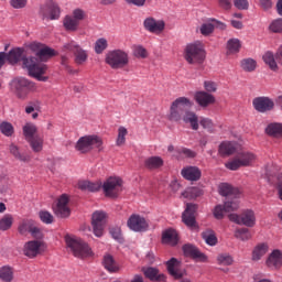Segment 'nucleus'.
I'll list each match as a JSON object with an SVG mask.
<instances>
[{"label": "nucleus", "instance_id": "nucleus-5", "mask_svg": "<svg viewBox=\"0 0 282 282\" xmlns=\"http://www.w3.org/2000/svg\"><path fill=\"white\" fill-rule=\"evenodd\" d=\"M11 89L18 98L24 100L30 91H36V84L24 77H18L11 82Z\"/></svg>", "mask_w": 282, "mask_h": 282}, {"label": "nucleus", "instance_id": "nucleus-43", "mask_svg": "<svg viewBox=\"0 0 282 282\" xmlns=\"http://www.w3.org/2000/svg\"><path fill=\"white\" fill-rule=\"evenodd\" d=\"M36 126L34 123H26L24 127H23V134H24V138L25 140H32L33 138H36Z\"/></svg>", "mask_w": 282, "mask_h": 282}, {"label": "nucleus", "instance_id": "nucleus-1", "mask_svg": "<svg viewBox=\"0 0 282 282\" xmlns=\"http://www.w3.org/2000/svg\"><path fill=\"white\" fill-rule=\"evenodd\" d=\"M22 61L23 67L28 68L29 75L32 76V78H36V80H40L41 83H47L50 78L45 76L47 73V65L41 63L39 57H24Z\"/></svg>", "mask_w": 282, "mask_h": 282}, {"label": "nucleus", "instance_id": "nucleus-4", "mask_svg": "<svg viewBox=\"0 0 282 282\" xmlns=\"http://www.w3.org/2000/svg\"><path fill=\"white\" fill-rule=\"evenodd\" d=\"M191 107H193V101H191V99L186 97L176 98L170 107L169 120L172 122H180Z\"/></svg>", "mask_w": 282, "mask_h": 282}, {"label": "nucleus", "instance_id": "nucleus-50", "mask_svg": "<svg viewBox=\"0 0 282 282\" xmlns=\"http://www.w3.org/2000/svg\"><path fill=\"white\" fill-rule=\"evenodd\" d=\"M37 56L41 61H45V58H52V56H56V51L44 45L37 53Z\"/></svg>", "mask_w": 282, "mask_h": 282}, {"label": "nucleus", "instance_id": "nucleus-10", "mask_svg": "<svg viewBox=\"0 0 282 282\" xmlns=\"http://www.w3.org/2000/svg\"><path fill=\"white\" fill-rule=\"evenodd\" d=\"M63 50L64 52H73L76 65H85V63H87V58H89L87 51L74 41L64 44Z\"/></svg>", "mask_w": 282, "mask_h": 282}, {"label": "nucleus", "instance_id": "nucleus-38", "mask_svg": "<svg viewBox=\"0 0 282 282\" xmlns=\"http://www.w3.org/2000/svg\"><path fill=\"white\" fill-rule=\"evenodd\" d=\"M63 25L67 32H76L80 23L77 22L72 15H66L63 20Z\"/></svg>", "mask_w": 282, "mask_h": 282}, {"label": "nucleus", "instance_id": "nucleus-2", "mask_svg": "<svg viewBox=\"0 0 282 282\" xmlns=\"http://www.w3.org/2000/svg\"><path fill=\"white\" fill-rule=\"evenodd\" d=\"M184 58L189 65H202L206 61V50L199 41L189 43L185 47Z\"/></svg>", "mask_w": 282, "mask_h": 282}, {"label": "nucleus", "instance_id": "nucleus-13", "mask_svg": "<svg viewBox=\"0 0 282 282\" xmlns=\"http://www.w3.org/2000/svg\"><path fill=\"white\" fill-rule=\"evenodd\" d=\"M143 28L151 34H162L166 30V22L164 20H158L153 17H148L143 20Z\"/></svg>", "mask_w": 282, "mask_h": 282}, {"label": "nucleus", "instance_id": "nucleus-34", "mask_svg": "<svg viewBox=\"0 0 282 282\" xmlns=\"http://www.w3.org/2000/svg\"><path fill=\"white\" fill-rule=\"evenodd\" d=\"M163 165L164 160L160 156H151L144 161L145 169H149L150 171H155V169H160Z\"/></svg>", "mask_w": 282, "mask_h": 282}, {"label": "nucleus", "instance_id": "nucleus-23", "mask_svg": "<svg viewBox=\"0 0 282 282\" xmlns=\"http://www.w3.org/2000/svg\"><path fill=\"white\" fill-rule=\"evenodd\" d=\"M181 175L188 182H197L202 177V171L197 166H187L181 171Z\"/></svg>", "mask_w": 282, "mask_h": 282}, {"label": "nucleus", "instance_id": "nucleus-6", "mask_svg": "<svg viewBox=\"0 0 282 282\" xmlns=\"http://www.w3.org/2000/svg\"><path fill=\"white\" fill-rule=\"evenodd\" d=\"M106 63L111 69H122L129 65V53L123 50H113L107 53Z\"/></svg>", "mask_w": 282, "mask_h": 282}, {"label": "nucleus", "instance_id": "nucleus-22", "mask_svg": "<svg viewBox=\"0 0 282 282\" xmlns=\"http://www.w3.org/2000/svg\"><path fill=\"white\" fill-rule=\"evenodd\" d=\"M195 101L199 107H208L210 105H215V96L206 93V91H197L194 96Z\"/></svg>", "mask_w": 282, "mask_h": 282}, {"label": "nucleus", "instance_id": "nucleus-15", "mask_svg": "<svg viewBox=\"0 0 282 282\" xmlns=\"http://www.w3.org/2000/svg\"><path fill=\"white\" fill-rule=\"evenodd\" d=\"M93 228L96 237H102L105 230V224H107V214L105 212L97 210L93 214Z\"/></svg>", "mask_w": 282, "mask_h": 282}, {"label": "nucleus", "instance_id": "nucleus-14", "mask_svg": "<svg viewBox=\"0 0 282 282\" xmlns=\"http://www.w3.org/2000/svg\"><path fill=\"white\" fill-rule=\"evenodd\" d=\"M128 228L133 232H147L149 230V223L140 215H131L127 221Z\"/></svg>", "mask_w": 282, "mask_h": 282}, {"label": "nucleus", "instance_id": "nucleus-12", "mask_svg": "<svg viewBox=\"0 0 282 282\" xmlns=\"http://www.w3.org/2000/svg\"><path fill=\"white\" fill-rule=\"evenodd\" d=\"M40 12L43 19H50L51 21L61 19V7L54 0H50L46 4L42 6Z\"/></svg>", "mask_w": 282, "mask_h": 282}, {"label": "nucleus", "instance_id": "nucleus-54", "mask_svg": "<svg viewBox=\"0 0 282 282\" xmlns=\"http://www.w3.org/2000/svg\"><path fill=\"white\" fill-rule=\"evenodd\" d=\"M107 47H109V43L107 42V39H105V37H100L95 42V52L97 54H102V52H105V50H107Z\"/></svg>", "mask_w": 282, "mask_h": 282}, {"label": "nucleus", "instance_id": "nucleus-48", "mask_svg": "<svg viewBox=\"0 0 282 282\" xmlns=\"http://www.w3.org/2000/svg\"><path fill=\"white\" fill-rule=\"evenodd\" d=\"M129 133V131L127 130V128L124 127H119L118 129V137L116 140V144L117 147H124L126 142H127V134Z\"/></svg>", "mask_w": 282, "mask_h": 282}, {"label": "nucleus", "instance_id": "nucleus-64", "mask_svg": "<svg viewBox=\"0 0 282 282\" xmlns=\"http://www.w3.org/2000/svg\"><path fill=\"white\" fill-rule=\"evenodd\" d=\"M204 87L208 94L217 91V84L215 82L206 80L204 82Z\"/></svg>", "mask_w": 282, "mask_h": 282}, {"label": "nucleus", "instance_id": "nucleus-52", "mask_svg": "<svg viewBox=\"0 0 282 282\" xmlns=\"http://www.w3.org/2000/svg\"><path fill=\"white\" fill-rule=\"evenodd\" d=\"M240 65L245 72H254V69H257V62L252 58L242 59Z\"/></svg>", "mask_w": 282, "mask_h": 282}, {"label": "nucleus", "instance_id": "nucleus-62", "mask_svg": "<svg viewBox=\"0 0 282 282\" xmlns=\"http://www.w3.org/2000/svg\"><path fill=\"white\" fill-rule=\"evenodd\" d=\"M224 213H226L225 205H216L213 212L215 219H223Z\"/></svg>", "mask_w": 282, "mask_h": 282}, {"label": "nucleus", "instance_id": "nucleus-3", "mask_svg": "<svg viewBox=\"0 0 282 282\" xmlns=\"http://www.w3.org/2000/svg\"><path fill=\"white\" fill-rule=\"evenodd\" d=\"M65 242L67 248H69L70 252H73L74 257H77V259H87V257H91L93 254L89 245L80 238L66 236Z\"/></svg>", "mask_w": 282, "mask_h": 282}, {"label": "nucleus", "instance_id": "nucleus-31", "mask_svg": "<svg viewBox=\"0 0 282 282\" xmlns=\"http://www.w3.org/2000/svg\"><path fill=\"white\" fill-rule=\"evenodd\" d=\"M78 188H80V191H89L90 193H96L99 188H102V183L80 181L78 183Z\"/></svg>", "mask_w": 282, "mask_h": 282}, {"label": "nucleus", "instance_id": "nucleus-25", "mask_svg": "<svg viewBox=\"0 0 282 282\" xmlns=\"http://www.w3.org/2000/svg\"><path fill=\"white\" fill-rule=\"evenodd\" d=\"M237 149H239V144H237V142L225 141L220 143L218 153L223 158H226L228 155H232L234 153H236Z\"/></svg>", "mask_w": 282, "mask_h": 282}, {"label": "nucleus", "instance_id": "nucleus-60", "mask_svg": "<svg viewBox=\"0 0 282 282\" xmlns=\"http://www.w3.org/2000/svg\"><path fill=\"white\" fill-rule=\"evenodd\" d=\"M214 31L215 25H213L212 23H204L200 26V34H203V36H208V34H213Z\"/></svg>", "mask_w": 282, "mask_h": 282}, {"label": "nucleus", "instance_id": "nucleus-61", "mask_svg": "<svg viewBox=\"0 0 282 282\" xmlns=\"http://www.w3.org/2000/svg\"><path fill=\"white\" fill-rule=\"evenodd\" d=\"M276 173H279V169L274 165H268L265 167V175L269 180V182H272V177H276Z\"/></svg>", "mask_w": 282, "mask_h": 282}, {"label": "nucleus", "instance_id": "nucleus-26", "mask_svg": "<svg viewBox=\"0 0 282 282\" xmlns=\"http://www.w3.org/2000/svg\"><path fill=\"white\" fill-rule=\"evenodd\" d=\"M144 276L150 279V281L164 282L166 281V275L160 274V271L153 267L142 269Z\"/></svg>", "mask_w": 282, "mask_h": 282}, {"label": "nucleus", "instance_id": "nucleus-37", "mask_svg": "<svg viewBox=\"0 0 282 282\" xmlns=\"http://www.w3.org/2000/svg\"><path fill=\"white\" fill-rule=\"evenodd\" d=\"M202 238L204 239L207 246H217V236L215 235V230L206 229L202 232Z\"/></svg>", "mask_w": 282, "mask_h": 282}, {"label": "nucleus", "instance_id": "nucleus-11", "mask_svg": "<svg viewBox=\"0 0 282 282\" xmlns=\"http://www.w3.org/2000/svg\"><path fill=\"white\" fill-rule=\"evenodd\" d=\"M106 197H118L122 191V180L120 177H109L102 185Z\"/></svg>", "mask_w": 282, "mask_h": 282}, {"label": "nucleus", "instance_id": "nucleus-59", "mask_svg": "<svg viewBox=\"0 0 282 282\" xmlns=\"http://www.w3.org/2000/svg\"><path fill=\"white\" fill-rule=\"evenodd\" d=\"M73 18L77 23H80V21H85V19H87V12L83 9H75L73 11Z\"/></svg>", "mask_w": 282, "mask_h": 282}, {"label": "nucleus", "instance_id": "nucleus-44", "mask_svg": "<svg viewBox=\"0 0 282 282\" xmlns=\"http://www.w3.org/2000/svg\"><path fill=\"white\" fill-rule=\"evenodd\" d=\"M0 279L4 282H12L14 279V271L10 267H2L0 269Z\"/></svg>", "mask_w": 282, "mask_h": 282}, {"label": "nucleus", "instance_id": "nucleus-32", "mask_svg": "<svg viewBox=\"0 0 282 282\" xmlns=\"http://www.w3.org/2000/svg\"><path fill=\"white\" fill-rule=\"evenodd\" d=\"M23 58V48L17 47L7 53V61L10 65H17Z\"/></svg>", "mask_w": 282, "mask_h": 282}, {"label": "nucleus", "instance_id": "nucleus-41", "mask_svg": "<svg viewBox=\"0 0 282 282\" xmlns=\"http://www.w3.org/2000/svg\"><path fill=\"white\" fill-rule=\"evenodd\" d=\"M225 213H235V210H239V198L238 196H234L231 199H228L224 203Z\"/></svg>", "mask_w": 282, "mask_h": 282}, {"label": "nucleus", "instance_id": "nucleus-35", "mask_svg": "<svg viewBox=\"0 0 282 282\" xmlns=\"http://www.w3.org/2000/svg\"><path fill=\"white\" fill-rule=\"evenodd\" d=\"M104 268H106L108 272H118V270H120L118 262H116L113 256L111 254H106L104 257Z\"/></svg>", "mask_w": 282, "mask_h": 282}, {"label": "nucleus", "instance_id": "nucleus-39", "mask_svg": "<svg viewBox=\"0 0 282 282\" xmlns=\"http://www.w3.org/2000/svg\"><path fill=\"white\" fill-rule=\"evenodd\" d=\"M234 236L240 241H250L252 239V234H250V229L248 228L236 229Z\"/></svg>", "mask_w": 282, "mask_h": 282}, {"label": "nucleus", "instance_id": "nucleus-56", "mask_svg": "<svg viewBox=\"0 0 282 282\" xmlns=\"http://www.w3.org/2000/svg\"><path fill=\"white\" fill-rule=\"evenodd\" d=\"M200 126L203 127V129H206L208 131V133H215V131H217L215 129V123H213V120H210L208 118L202 119Z\"/></svg>", "mask_w": 282, "mask_h": 282}, {"label": "nucleus", "instance_id": "nucleus-28", "mask_svg": "<svg viewBox=\"0 0 282 282\" xmlns=\"http://www.w3.org/2000/svg\"><path fill=\"white\" fill-rule=\"evenodd\" d=\"M219 195L223 197H238L239 196V189L232 187V185L228 183H223L218 187Z\"/></svg>", "mask_w": 282, "mask_h": 282}, {"label": "nucleus", "instance_id": "nucleus-27", "mask_svg": "<svg viewBox=\"0 0 282 282\" xmlns=\"http://www.w3.org/2000/svg\"><path fill=\"white\" fill-rule=\"evenodd\" d=\"M183 251L186 257H192V259H200V261H206V256L193 245L183 246Z\"/></svg>", "mask_w": 282, "mask_h": 282}, {"label": "nucleus", "instance_id": "nucleus-45", "mask_svg": "<svg viewBox=\"0 0 282 282\" xmlns=\"http://www.w3.org/2000/svg\"><path fill=\"white\" fill-rule=\"evenodd\" d=\"M265 133H268V135H273V138L282 135V124L281 123H270L265 128Z\"/></svg>", "mask_w": 282, "mask_h": 282}, {"label": "nucleus", "instance_id": "nucleus-63", "mask_svg": "<svg viewBox=\"0 0 282 282\" xmlns=\"http://www.w3.org/2000/svg\"><path fill=\"white\" fill-rule=\"evenodd\" d=\"M271 32H282V18L274 20L270 25Z\"/></svg>", "mask_w": 282, "mask_h": 282}, {"label": "nucleus", "instance_id": "nucleus-58", "mask_svg": "<svg viewBox=\"0 0 282 282\" xmlns=\"http://www.w3.org/2000/svg\"><path fill=\"white\" fill-rule=\"evenodd\" d=\"M39 217L43 224H53L54 221V216L47 210H41Z\"/></svg>", "mask_w": 282, "mask_h": 282}, {"label": "nucleus", "instance_id": "nucleus-57", "mask_svg": "<svg viewBox=\"0 0 282 282\" xmlns=\"http://www.w3.org/2000/svg\"><path fill=\"white\" fill-rule=\"evenodd\" d=\"M133 56H135V58H147V56H149V53L147 52V48H144L142 45H137L133 47Z\"/></svg>", "mask_w": 282, "mask_h": 282}, {"label": "nucleus", "instance_id": "nucleus-21", "mask_svg": "<svg viewBox=\"0 0 282 282\" xmlns=\"http://www.w3.org/2000/svg\"><path fill=\"white\" fill-rule=\"evenodd\" d=\"M166 265L169 274H171V276H174L175 279H182V276L186 274V271L180 268V261H177V259L175 258L169 260L166 262Z\"/></svg>", "mask_w": 282, "mask_h": 282}, {"label": "nucleus", "instance_id": "nucleus-9", "mask_svg": "<svg viewBox=\"0 0 282 282\" xmlns=\"http://www.w3.org/2000/svg\"><path fill=\"white\" fill-rule=\"evenodd\" d=\"M228 219L238 226H247V228H254L257 224V216L252 209H245L240 215L229 214Z\"/></svg>", "mask_w": 282, "mask_h": 282}, {"label": "nucleus", "instance_id": "nucleus-7", "mask_svg": "<svg viewBox=\"0 0 282 282\" xmlns=\"http://www.w3.org/2000/svg\"><path fill=\"white\" fill-rule=\"evenodd\" d=\"M79 153H89L93 149L102 151V139L98 135L80 137L75 145Z\"/></svg>", "mask_w": 282, "mask_h": 282}, {"label": "nucleus", "instance_id": "nucleus-18", "mask_svg": "<svg viewBox=\"0 0 282 282\" xmlns=\"http://www.w3.org/2000/svg\"><path fill=\"white\" fill-rule=\"evenodd\" d=\"M67 204H69V198L67 197V195L63 194L58 198L57 205L54 208L56 217H61L62 219L69 217L70 210Z\"/></svg>", "mask_w": 282, "mask_h": 282}, {"label": "nucleus", "instance_id": "nucleus-30", "mask_svg": "<svg viewBox=\"0 0 282 282\" xmlns=\"http://www.w3.org/2000/svg\"><path fill=\"white\" fill-rule=\"evenodd\" d=\"M162 241L163 243H169L170 246H177V241H180V238H177V231L174 229H167L162 235Z\"/></svg>", "mask_w": 282, "mask_h": 282}, {"label": "nucleus", "instance_id": "nucleus-33", "mask_svg": "<svg viewBox=\"0 0 282 282\" xmlns=\"http://www.w3.org/2000/svg\"><path fill=\"white\" fill-rule=\"evenodd\" d=\"M267 252H268V245L259 243L252 250V256H251L252 261H261V258L265 257Z\"/></svg>", "mask_w": 282, "mask_h": 282}, {"label": "nucleus", "instance_id": "nucleus-47", "mask_svg": "<svg viewBox=\"0 0 282 282\" xmlns=\"http://www.w3.org/2000/svg\"><path fill=\"white\" fill-rule=\"evenodd\" d=\"M12 224H14V218L10 214H6L0 219V230H10L12 228Z\"/></svg>", "mask_w": 282, "mask_h": 282}, {"label": "nucleus", "instance_id": "nucleus-36", "mask_svg": "<svg viewBox=\"0 0 282 282\" xmlns=\"http://www.w3.org/2000/svg\"><path fill=\"white\" fill-rule=\"evenodd\" d=\"M26 142H29L34 153H41L43 151V138L41 135H35L33 139H29Z\"/></svg>", "mask_w": 282, "mask_h": 282}, {"label": "nucleus", "instance_id": "nucleus-42", "mask_svg": "<svg viewBox=\"0 0 282 282\" xmlns=\"http://www.w3.org/2000/svg\"><path fill=\"white\" fill-rule=\"evenodd\" d=\"M265 65H269L270 69H272V72H276L279 69V65L276 64V59H274V53L272 52H267L263 56H262Z\"/></svg>", "mask_w": 282, "mask_h": 282}, {"label": "nucleus", "instance_id": "nucleus-29", "mask_svg": "<svg viewBox=\"0 0 282 282\" xmlns=\"http://www.w3.org/2000/svg\"><path fill=\"white\" fill-rule=\"evenodd\" d=\"M182 120L186 124H191L194 131H197V129H199V119L197 118V115L195 112L187 110L182 117Z\"/></svg>", "mask_w": 282, "mask_h": 282}, {"label": "nucleus", "instance_id": "nucleus-19", "mask_svg": "<svg viewBox=\"0 0 282 282\" xmlns=\"http://www.w3.org/2000/svg\"><path fill=\"white\" fill-rule=\"evenodd\" d=\"M265 264L270 270H281L282 268V252L279 249L273 250L267 261Z\"/></svg>", "mask_w": 282, "mask_h": 282}, {"label": "nucleus", "instance_id": "nucleus-20", "mask_svg": "<svg viewBox=\"0 0 282 282\" xmlns=\"http://www.w3.org/2000/svg\"><path fill=\"white\" fill-rule=\"evenodd\" d=\"M42 242L39 240H31L24 245L23 252L29 259H34L37 254H41Z\"/></svg>", "mask_w": 282, "mask_h": 282}, {"label": "nucleus", "instance_id": "nucleus-49", "mask_svg": "<svg viewBox=\"0 0 282 282\" xmlns=\"http://www.w3.org/2000/svg\"><path fill=\"white\" fill-rule=\"evenodd\" d=\"M195 152L187 148L176 149L174 158L182 160V158H195Z\"/></svg>", "mask_w": 282, "mask_h": 282}, {"label": "nucleus", "instance_id": "nucleus-17", "mask_svg": "<svg viewBox=\"0 0 282 282\" xmlns=\"http://www.w3.org/2000/svg\"><path fill=\"white\" fill-rule=\"evenodd\" d=\"M197 213V205L193 203H187L186 208L183 213L182 219L185 226L188 228H195L197 221L195 220V214Z\"/></svg>", "mask_w": 282, "mask_h": 282}, {"label": "nucleus", "instance_id": "nucleus-40", "mask_svg": "<svg viewBox=\"0 0 282 282\" xmlns=\"http://www.w3.org/2000/svg\"><path fill=\"white\" fill-rule=\"evenodd\" d=\"M34 220L32 219H23L20 224H19V227H18V231L21 234V235H28V232H31L32 230V227L34 226Z\"/></svg>", "mask_w": 282, "mask_h": 282}, {"label": "nucleus", "instance_id": "nucleus-8", "mask_svg": "<svg viewBox=\"0 0 282 282\" xmlns=\"http://www.w3.org/2000/svg\"><path fill=\"white\" fill-rule=\"evenodd\" d=\"M257 161V155L252 152H240L231 161L225 164L229 171H238L241 166H251Z\"/></svg>", "mask_w": 282, "mask_h": 282}, {"label": "nucleus", "instance_id": "nucleus-53", "mask_svg": "<svg viewBox=\"0 0 282 282\" xmlns=\"http://www.w3.org/2000/svg\"><path fill=\"white\" fill-rule=\"evenodd\" d=\"M0 131L3 135H6L7 138H10L14 134V127L12 126V123L8 121H3L0 124Z\"/></svg>", "mask_w": 282, "mask_h": 282}, {"label": "nucleus", "instance_id": "nucleus-51", "mask_svg": "<svg viewBox=\"0 0 282 282\" xmlns=\"http://www.w3.org/2000/svg\"><path fill=\"white\" fill-rule=\"evenodd\" d=\"M217 263L218 265H232V263H235V260L229 253H220L217 256Z\"/></svg>", "mask_w": 282, "mask_h": 282}, {"label": "nucleus", "instance_id": "nucleus-16", "mask_svg": "<svg viewBox=\"0 0 282 282\" xmlns=\"http://www.w3.org/2000/svg\"><path fill=\"white\" fill-rule=\"evenodd\" d=\"M252 105L258 113H268V111L274 109V101L269 97H256L252 100Z\"/></svg>", "mask_w": 282, "mask_h": 282}, {"label": "nucleus", "instance_id": "nucleus-24", "mask_svg": "<svg viewBox=\"0 0 282 282\" xmlns=\"http://www.w3.org/2000/svg\"><path fill=\"white\" fill-rule=\"evenodd\" d=\"M9 153H11L14 160H18L19 162H23L24 164H28L29 162L32 161V158L30 156V154H25L21 152V149L19 148V145L14 143H11L9 145Z\"/></svg>", "mask_w": 282, "mask_h": 282}, {"label": "nucleus", "instance_id": "nucleus-55", "mask_svg": "<svg viewBox=\"0 0 282 282\" xmlns=\"http://www.w3.org/2000/svg\"><path fill=\"white\" fill-rule=\"evenodd\" d=\"M183 197L195 199L202 195V191L197 187H188L185 192L182 193Z\"/></svg>", "mask_w": 282, "mask_h": 282}, {"label": "nucleus", "instance_id": "nucleus-46", "mask_svg": "<svg viewBox=\"0 0 282 282\" xmlns=\"http://www.w3.org/2000/svg\"><path fill=\"white\" fill-rule=\"evenodd\" d=\"M228 54H237L241 50V41L239 39H230L227 42Z\"/></svg>", "mask_w": 282, "mask_h": 282}]
</instances>
